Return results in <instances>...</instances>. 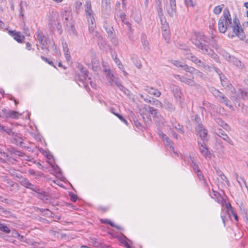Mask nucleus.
Segmentation results:
<instances>
[{"label":"nucleus","mask_w":248,"mask_h":248,"mask_svg":"<svg viewBox=\"0 0 248 248\" xmlns=\"http://www.w3.org/2000/svg\"><path fill=\"white\" fill-rule=\"evenodd\" d=\"M230 11L228 8L224 9L222 16L220 17L218 22V28L220 33H224L233 24Z\"/></svg>","instance_id":"obj_1"},{"label":"nucleus","mask_w":248,"mask_h":248,"mask_svg":"<svg viewBox=\"0 0 248 248\" xmlns=\"http://www.w3.org/2000/svg\"><path fill=\"white\" fill-rule=\"evenodd\" d=\"M26 187L35 192V193L33 194V196L43 201L44 202L48 203L49 202L50 196L48 192L43 189H40L38 186L32 184L30 182Z\"/></svg>","instance_id":"obj_2"},{"label":"nucleus","mask_w":248,"mask_h":248,"mask_svg":"<svg viewBox=\"0 0 248 248\" xmlns=\"http://www.w3.org/2000/svg\"><path fill=\"white\" fill-rule=\"evenodd\" d=\"M26 187L35 192V193L33 194V196L43 201L44 202L48 203L49 202L50 196L48 192L43 189H40L38 186L32 184L30 182Z\"/></svg>","instance_id":"obj_3"},{"label":"nucleus","mask_w":248,"mask_h":248,"mask_svg":"<svg viewBox=\"0 0 248 248\" xmlns=\"http://www.w3.org/2000/svg\"><path fill=\"white\" fill-rule=\"evenodd\" d=\"M195 39L198 40L202 44H209L211 45L217 51L219 50V46L217 45L215 38L212 36L207 37L202 33H196L192 39L193 44Z\"/></svg>","instance_id":"obj_4"},{"label":"nucleus","mask_w":248,"mask_h":248,"mask_svg":"<svg viewBox=\"0 0 248 248\" xmlns=\"http://www.w3.org/2000/svg\"><path fill=\"white\" fill-rule=\"evenodd\" d=\"M193 44L196 46L201 50V52L203 54H207L216 62H219V57L215 52L209 48V46L207 44H202L198 40L195 39Z\"/></svg>","instance_id":"obj_5"},{"label":"nucleus","mask_w":248,"mask_h":248,"mask_svg":"<svg viewBox=\"0 0 248 248\" xmlns=\"http://www.w3.org/2000/svg\"><path fill=\"white\" fill-rule=\"evenodd\" d=\"M232 32L231 36V38H233L235 36H237L240 39L244 40L246 38V35L244 32V30L242 28L239 19L235 16V17L233 19V24L232 27Z\"/></svg>","instance_id":"obj_6"},{"label":"nucleus","mask_w":248,"mask_h":248,"mask_svg":"<svg viewBox=\"0 0 248 248\" xmlns=\"http://www.w3.org/2000/svg\"><path fill=\"white\" fill-rule=\"evenodd\" d=\"M36 39L41 45V48L44 50L46 54L49 52L50 45L51 42L49 38L44 34V33L38 31L36 33Z\"/></svg>","instance_id":"obj_7"},{"label":"nucleus","mask_w":248,"mask_h":248,"mask_svg":"<svg viewBox=\"0 0 248 248\" xmlns=\"http://www.w3.org/2000/svg\"><path fill=\"white\" fill-rule=\"evenodd\" d=\"M213 95L221 103H224L226 106L229 107L230 108H232V106L230 105L229 100L226 97L224 94L219 92L218 90L215 88H212L211 90Z\"/></svg>","instance_id":"obj_8"},{"label":"nucleus","mask_w":248,"mask_h":248,"mask_svg":"<svg viewBox=\"0 0 248 248\" xmlns=\"http://www.w3.org/2000/svg\"><path fill=\"white\" fill-rule=\"evenodd\" d=\"M141 115L142 117V119L144 121L145 125L141 124V123L139 121L138 119L136 117H133V120L135 126L139 129L140 130H143V129H146V128H147V126L150 125L152 124V121L151 118L150 117L151 115H149V117H147V118H145L143 114L142 115L141 114Z\"/></svg>","instance_id":"obj_9"},{"label":"nucleus","mask_w":248,"mask_h":248,"mask_svg":"<svg viewBox=\"0 0 248 248\" xmlns=\"http://www.w3.org/2000/svg\"><path fill=\"white\" fill-rule=\"evenodd\" d=\"M143 109L147 112L150 113L151 115L156 120V121H161L163 120V117L160 114L159 110L151 107L149 105H145L144 106Z\"/></svg>","instance_id":"obj_10"},{"label":"nucleus","mask_w":248,"mask_h":248,"mask_svg":"<svg viewBox=\"0 0 248 248\" xmlns=\"http://www.w3.org/2000/svg\"><path fill=\"white\" fill-rule=\"evenodd\" d=\"M2 116L1 115V117L5 118V119H17L22 114L16 111L6 108L2 109Z\"/></svg>","instance_id":"obj_11"},{"label":"nucleus","mask_w":248,"mask_h":248,"mask_svg":"<svg viewBox=\"0 0 248 248\" xmlns=\"http://www.w3.org/2000/svg\"><path fill=\"white\" fill-rule=\"evenodd\" d=\"M2 186L9 187V190L11 191H13L15 189L14 182L4 174L1 175V188H2Z\"/></svg>","instance_id":"obj_12"},{"label":"nucleus","mask_w":248,"mask_h":248,"mask_svg":"<svg viewBox=\"0 0 248 248\" xmlns=\"http://www.w3.org/2000/svg\"><path fill=\"white\" fill-rule=\"evenodd\" d=\"M219 78L222 86L225 89L230 91L232 93L235 92V90L230 80L224 76L219 75Z\"/></svg>","instance_id":"obj_13"},{"label":"nucleus","mask_w":248,"mask_h":248,"mask_svg":"<svg viewBox=\"0 0 248 248\" xmlns=\"http://www.w3.org/2000/svg\"><path fill=\"white\" fill-rule=\"evenodd\" d=\"M166 10L170 17H173L176 13V4L175 0H169V3L166 5Z\"/></svg>","instance_id":"obj_14"},{"label":"nucleus","mask_w":248,"mask_h":248,"mask_svg":"<svg viewBox=\"0 0 248 248\" xmlns=\"http://www.w3.org/2000/svg\"><path fill=\"white\" fill-rule=\"evenodd\" d=\"M196 134L199 136L202 140L204 141L207 135V130L202 124H199L195 127Z\"/></svg>","instance_id":"obj_15"},{"label":"nucleus","mask_w":248,"mask_h":248,"mask_svg":"<svg viewBox=\"0 0 248 248\" xmlns=\"http://www.w3.org/2000/svg\"><path fill=\"white\" fill-rule=\"evenodd\" d=\"M8 33L18 43H22L25 39V36L20 31H9Z\"/></svg>","instance_id":"obj_16"},{"label":"nucleus","mask_w":248,"mask_h":248,"mask_svg":"<svg viewBox=\"0 0 248 248\" xmlns=\"http://www.w3.org/2000/svg\"><path fill=\"white\" fill-rule=\"evenodd\" d=\"M216 134L223 140L227 142L230 144L232 145L233 144L232 140L229 137L227 134L221 129L218 128L216 131Z\"/></svg>","instance_id":"obj_17"},{"label":"nucleus","mask_w":248,"mask_h":248,"mask_svg":"<svg viewBox=\"0 0 248 248\" xmlns=\"http://www.w3.org/2000/svg\"><path fill=\"white\" fill-rule=\"evenodd\" d=\"M105 72H106L107 77L109 80V82L110 86H112L113 83L116 84V83L119 81V79L117 78L116 75L112 73L110 70H106Z\"/></svg>","instance_id":"obj_18"},{"label":"nucleus","mask_w":248,"mask_h":248,"mask_svg":"<svg viewBox=\"0 0 248 248\" xmlns=\"http://www.w3.org/2000/svg\"><path fill=\"white\" fill-rule=\"evenodd\" d=\"M169 88L176 99L177 100L181 98L182 93L178 86L171 84L170 85Z\"/></svg>","instance_id":"obj_19"},{"label":"nucleus","mask_w":248,"mask_h":248,"mask_svg":"<svg viewBox=\"0 0 248 248\" xmlns=\"http://www.w3.org/2000/svg\"><path fill=\"white\" fill-rule=\"evenodd\" d=\"M87 18L89 23V31L90 32L93 33L94 32V29L96 28L94 15L87 17Z\"/></svg>","instance_id":"obj_20"},{"label":"nucleus","mask_w":248,"mask_h":248,"mask_svg":"<svg viewBox=\"0 0 248 248\" xmlns=\"http://www.w3.org/2000/svg\"><path fill=\"white\" fill-rule=\"evenodd\" d=\"M13 137L12 142L18 146H22L24 143L21 135L16 132Z\"/></svg>","instance_id":"obj_21"},{"label":"nucleus","mask_w":248,"mask_h":248,"mask_svg":"<svg viewBox=\"0 0 248 248\" xmlns=\"http://www.w3.org/2000/svg\"><path fill=\"white\" fill-rule=\"evenodd\" d=\"M84 7L86 17L94 15L92 9V3L90 0H88L86 1Z\"/></svg>","instance_id":"obj_22"},{"label":"nucleus","mask_w":248,"mask_h":248,"mask_svg":"<svg viewBox=\"0 0 248 248\" xmlns=\"http://www.w3.org/2000/svg\"><path fill=\"white\" fill-rule=\"evenodd\" d=\"M198 144L201 153L205 157L208 156L209 155V152L204 141H203L202 143L198 142Z\"/></svg>","instance_id":"obj_23"},{"label":"nucleus","mask_w":248,"mask_h":248,"mask_svg":"<svg viewBox=\"0 0 248 248\" xmlns=\"http://www.w3.org/2000/svg\"><path fill=\"white\" fill-rule=\"evenodd\" d=\"M228 62L239 68L243 69L245 68L244 64L240 60H238L237 58L233 56L231 57V58L230 59Z\"/></svg>","instance_id":"obj_24"},{"label":"nucleus","mask_w":248,"mask_h":248,"mask_svg":"<svg viewBox=\"0 0 248 248\" xmlns=\"http://www.w3.org/2000/svg\"><path fill=\"white\" fill-rule=\"evenodd\" d=\"M144 99L147 103H150L152 105L156 106L157 107L160 106L163 107L162 103L156 99L149 97V98H146Z\"/></svg>","instance_id":"obj_25"},{"label":"nucleus","mask_w":248,"mask_h":248,"mask_svg":"<svg viewBox=\"0 0 248 248\" xmlns=\"http://www.w3.org/2000/svg\"><path fill=\"white\" fill-rule=\"evenodd\" d=\"M182 68L186 72H188L191 74H197L198 73H201V72L198 70L196 69L193 67L189 66L188 65L185 64H184Z\"/></svg>","instance_id":"obj_26"},{"label":"nucleus","mask_w":248,"mask_h":248,"mask_svg":"<svg viewBox=\"0 0 248 248\" xmlns=\"http://www.w3.org/2000/svg\"><path fill=\"white\" fill-rule=\"evenodd\" d=\"M101 222L106 224H109L110 226L115 228L118 230L124 231V229L121 226L115 224L112 221L108 219H102Z\"/></svg>","instance_id":"obj_27"},{"label":"nucleus","mask_w":248,"mask_h":248,"mask_svg":"<svg viewBox=\"0 0 248 248\" xmlns=\"http://www.w3.org/2000/svg\"><path fill=\"white\" fill-rule=\"evenodd\" d=\"M145 90L150 94H152L156 97H159L161 94L160 91L153 87H147Z\"/></svg>","instance_id":"obj_28"},{"label":"nucleus","mask_w":248,"mask_h":248,"mask_svg":"<svg viewBox=\"0 0 248 248\" xmlns=\"http://www.w3.org/2000/svg\"><path fill=\"white\" fill-rule=\"evenodd\" d=\"M13 127H8L7 126L1 125V132H4L8 135L13 136L16 132L14 131Z\"/></svg>","instance_id":"obj_29"},{"label":"nucleus","mask_w":248,"mask_h":248,"mask_svg":"<svg viewBox=\"0 0 248 248\" xmlns=\"http://www.w3.org/2000/svg\"><path fill=\"white\" fill-rule=\"evenodd\" d=\"M163 107L170 112L174 111L175 108L174 106L170 102L165 100L164 102Z\"/></svg>","instance_id":"obj_30"},{"label":"nucleus","mask_w":248,"mask_h":248,"mask_svg":"<svg viewBox=\"0 0 248 248\" xmlns=\"http://www.w3.org/2000/svg\"><path fill=\"white\" fill-rule=\"evenodd\" d=\"M159 135L162 140L166 141L167 145L170 146V147H172V141L166 134L161 133Z\"/></svg>","instance_id":"obj_31"},{"label":"nucleus","mask_w":248,"mask_h":248,"mask_svg":"<svg viewBox=\"0 0 248 248\" xmlns=\"http://www.w3.org/2000/svg\"><path fill=\"white\" fill-rule=\"evenodd\" d=\"M78 69L82 73L84 79H86L88 76V71L84 67L83 65L79 63L78 66Z\"/></svg>","instance_id":"obj_32"},{"label":"nucleus","mask_w":248,"mask_h":248,"mask_svg":"<svg viewBox=\"0 0 248 248\" xmlns=\"http://www.w3.org/2000/svg\"><path fill=\"white\" fill-rule=\"evenodd\" d=\"M104 28L108 33V37L114 36V35L115 34L114 29L112 27L104 26Z\"/></svg>","instance_id":"obj_33"},{"label":"nucleus","mask_w":248,"mask_h":248,"mask_svg":"<svg viewBox=\"0 0 248 248\" xmlns=\"http://www.w3.org/2000/svg\"><path fill=\"white\" fill-rule=\"evenodd\" d=\"M179 77V79L182 82H184L189 85H192L194 84V81L190 78H188L183 77H180L179 75H177Z\"/></svg>","instance_id":"obj_34"},{"label":"nucleus","mask_w":248,"mask_h":248,"mask_svg":"<svg viewBox=\"0 0 248 248\" xmlns=\"http://www.w3.org/2000/svg\"><path fill=\"white\" fill-rule=\"evenodd\" d=\"M35 211L41 213L43 215L49 216V213L52 215L53 213L48 209H43L39 207H35Z\"/></svg>","instance_id":"obj_35"},{"label":"nucleus","mask_w":248,"mask_h":248,"mask_svg":"<svg viewBox=\"0 0 248 248\" xmlns=\"http://www.w3.org/2000/svg\"><path fill=\"white\" fill-rule=\"evenodd\" d=\"M216 173L217 176H218L222 180L225 181L228 185L229 184V181L228 178L219 169L216 170Z\"/></svg>","instance_id":"obj_36"},{"label":"nucleus","mask_w":248,"mask_h":248,"mask_svg":"<svg viewBox=\"0 0 248 248\" xmlns=\"http://www.w3.org/2000/svg\"><path fill=\"white\" fill-rule=\"evenodd\" d=\"M145 35H141V42L142 44V45L144 47V49L148 51L149 50V43L145 39Z\"/></svg>","instance_id":"obj_37"},{"label":"nucleus","mask_w":248,"mask_h":248,"mask_svg":"<svg viewBox=\"0 0 248 248\" xmlns=\"http://www.w3.org/2000/svg\"><path fill=\"white\" fill-rule=\"evenodd\" d=\"M12 213L7 209H5L4 207H2L1 206V216H3L6 217H9L11 216Z\"/></svg>","instance_id":"obj_38"},{"label":"nucleus","mask_w":248,"mask_h":248,"mask_svg":"<svg viewBox=\"0 0 248 248\" xmlns=\"http://www.w3.org/2000/svg\"><path fill=\"white\" fill-rule=\"evenodd\" d=\"M218 52L227 61H229L232 55H230L227 51L224 50H220Z\"/></svg>","instance_id":"obj_39"},{"label":"nucleus","mask_w":248,"mask_h":248,"mask_svg":"<svg viewBox=\"0 0 248 248\" xmlns=\"http://www.w3.org/2000/svg\"><path fill=\"white\" fill-rule=\"evenodd\" d=\"M1 232L5 233H10L11 230L6 224L1 223Z\"/></svg>","instance_id":"obj_40"},{"label":"nucleus","mask_w":248,"mask_h":248,"mask_svg":"<svg viewBox=\"0 0 248 248\" xmlns=\"http://www.w3.org/2000/svg\"><path fill=\"white\" fill-rule=\"evenodd\" d=\"M190 61H191L192 62H194L196 64H198L199 65H201L202 63V62L201 60L198 59L197 57L194 55H191L190 57L188 58Z\"/></svg>","instance_id":"obj_41"},{"label":"nucleus","mask_w":248,"mask_h":248,"mask_svg":"<svg viewBox=\"0 0 248 248\" xmlns=\"http://www.w3.org/2000/svg\"><path fill=\"white\" fill-rule=\"evenodd\" d=\"M121 18L123 23L126 24L128 28L129 31H131V24L129 23L128 21L126 20L125 18V15L124 14H122L121 15Z\"/></svg>","instance_id":"obj_42"},{"label":"nucleus","mask_w":248,"mask_h":248,"mask_svg":"<svg viewBox=\"0 0 248 248\" xmlns=\"http://www.w3.org/2000/svg\"><path fill=\"white\" fill-rule=\"evenodd\" d=\"M248 96V93L244 90L239 89L238 90V97H241L243 98H245L246 97H247Z\"/></svg>","instance_id":"obj_43"},{"label":"nucleus","mask_w":248,"mask_h":248,"mask_svg":"<svg viewBox=\"0 0 248 248\" xmlns=\"http://www.w3.org/2000/svg\"><path fill=\"white\" fill-rule=\"evenodd\" d=\"M52 49V50L54 51V54L55 55H57L59 53V50L58 48L57 47V46L53 42H52L50 45L49 49Z\"/></svg>","instance_id":"obj_44"},{"label":"nucleus","mask_w":248,"mask_h":248,"mask_svg":"<svg viewBox=\"0 0 248 248\" xmlns=\"http://www.w3.org/2000/svg\"><path fill=\"white\" fill-rule=\"evenodd\" d=\"M195 172L196 173L199 180L202 181L203 182L204 184L205 185L206 184V180L204 179V176H203L202 171H201V170L197 171Z\"/></svg>","instance_id":"obj_45"},{"label":"nucleus","mask_w":248,"mask_h":248,"mask_svg":"<svg viewBox=\"0 0 248 248\" xmlns=\"http://www.w3.org/2000/svg\"><path fill=\"white\" fill-rule=\"evenodd\" d=\"M217 123L225 129H227L229 127L228 125L221 119H217Z\"/></svg>","instance_id":"obj_46"},{"label":"nucleus","mask_w":248,"mask_h":248,"mask_svg":"<svg viewBox=\"0 0 248 248\" xmlns=\"http://www.w3.org/2000/svg\"><path fill=\"white\" fill-rule=\"evenodd\" d=\"M157 12L159 17L161 20V22H162V18L163 17V9L161 6V3H160L159 7L157 8Z\"/></svg>","instance_id":"obj_47"},{"label":"nucleus","mask_w":248,"mask_h":248,"mask_svg":"<svg viewBox=\"0 0 248 248\" xmlns=\"http://www.w3.org/2000/svg\"><path fill=\"white\" fill-rule=\"evenodd\" d=\"M224 5L222 4L221 6L218 5L217 6H216L214 9V13L216 15H218L220 14L222 10V6H223Z\"/></svg>","instance_id":"obj_48"},{"label":"nucleus","mask_w":248,"mask_h":248,"mask_svg":"<svg viewBox=\"0 0 248 248\" xmlns=\"http://www.w3.org/2000/svg\"><path fill=\"white\" fill-rule=\"evenodd\" d=\"M171 63L177 67H183V65L185 63L178 61L172 60Z\"/></svg>","instance_id":"obj_49"},{"label":"nucleus","mask_w":248,"mask_h":248,"mask_svg":"<svg viewBox=\"0 0 248 248\" xmlns=\"http://www.w3.org/2000/svg\"><path fill=\"white\" fill-rule=\"evenodd\" d=\"M41 58L42 60H43L44 61H45V62H46V63H47L48 64H49V65L53 66L55 68H56L55 65H54L53 64V62L49 60H48L47 58L44 57V56H41Z\"/></svg>","instance_id":"obj_50"},{"label":"nucleus","mask_w":248,"mask_h":248,"mask_svg":"<svg viewBox=\"0 0 248 248\" xmlns=\"http://www.w3.org/2000/svg\"><path fill=\"white\" fill-rule=\"evenodd\" d=\"M69 196L70 197V200L73 202H76L78 199L77 195L75 194L72 192H70L69 193Z\"/></svg>","instance_id":"obj_51"},{"label":"nucleus","mask_w":248,"mask_h":248,"mask_svg":"<svg viewBox=\"0 0 248 248\" xmlns=\"http://www.w3.org/2000/svg\"><path fill=\"white\" fill-rule=\"evenodd\" d=\"M118 87V88L122 92H123L124 93H126V91H127V90L126 89V88L123 86L120 81H118L117 83H116V84H115Z\"/></svg>","instance_id":"obj_52"},{"label":"nucleus","mask_w":248,"mask_h":248,"mask_svg":"<svg viewBox=\"0 0 248 248\" xmlns=\"http://www.w3.org/2000/svg\"><path fill=\"white\" fill-rule=\"evenodd\" d=\"M20 184L23 186L24 187H26L28 184L30 183V181L28 180V179L26 178H22V180H21L19 181Z\"/></svg>","instance_id":"obj_53"},{"label":"nucleus","mask_w":248,"mask_h":248,"mask_svg":"<svg viewBox=\"0 0 248 248\" xmlns=\"http://www.w3.org/2000/svg\"><path fill=\"white\" fill-rule=\"evenodd\" d=\"M110 41L111 43L115 46H117L118 44V40L117 39V37H116V34L114 35V36L109 37Z\"/></svg>","instance_id":"obj_54"},{"label":"nucleus","mask_w":248,"mask_h":248,"mask_svg":"<svg viewBox=\"0 0 248 248\" xmlns=\"http://www.w3.org/2000/svg\"><path fill=\"white\" fill-rule=\"evenodd\" d=\"M22 30L23 31L24 33L27 36H30V31L28 27L26 26L25 24H24Z\"/></svg>","instance_id":"obj_55"},{"label":"nucleus","mask_w":248,"mask_h":248,"mask_svg":"<svg viewBox=\"0 0 248 248\" xmlns=\"http://www.w3.org/2000/svg\"><path fill=\"white\" fill-rule=\"evenodd\" d=\"M225 208L227 209V214H228L229 216H230V211L232 210L233 209V207L232 206L231 203L229 202L225 204Z\"/></svg>","instance_id":"obj_56"},{"label":"nucleus","mask_w":248,"mask_h":248,"mask_svg":"<svg viewBox=\"0 0 248 248\" xmlns=\"http://www.w3.org/2000/svg\"><path fill=\"white\" fill-rule=\"evenodd\" d=\"M185 2L187 6L193 7L195 5L193 0H185Z\"/></svg>","instance_id":"obj_57"},{"label":"nucleus","mask_w":248,"mask_h":248,"mask_svg":"<svg viewBox=\"0 0 248 248\" xmlns=\"http://www.w3.org/2000/svg\"><path fill=\"white\" fill-rule=\"evenodd\" d=\"M91 63L93 66V69H94V68H97L99 63L98 61L96 60L95 59H93L92 60Z\"/></svg>","instance_id":"obj_58"},{"label":"nucleus","mask_w":248,"mask_h":248,"mask_svg":"<svg viewBox=\"0 0 248 248\" xmlns=\"http://www.w3.org/2000/svg\"><path fill=\"white\" fill-rule=\"evenodd\" d=\"M70 30L71 32L76 36H78V32L74 27V25H71L70 26Z\"/></svg>","instance_id":"obj_59"},{"label":"nucleus","mask_w":248,"mask_h":248,"mask_svg":"<svg viewBox=\"0 0 248 248\" xmlns=\"http://www.w3.org/2000/svg\"><path fill=\"white\" fill-rule=\"evenodd\" d=\"M230 215H232L233 216L234 219L235 220L238 221V217L236 213L234 212L233 210V209L230 211Z\"/></svg>","instance_id":"obj_60"},{"label":"nucleus","mask_w":248,"mask_h":248,"mask_svg":"<svg viewBox=\"0 0 248 248\" xmlns=\"http://www.w3.org/2000/svg\"><path fill=\"white\" fill-rule=\"evenodd\" d=\"M221 218L222 220V222L224 224V226H226V214L225 212H223L221 215Z\"/></svg>","instance_id":"obj_61"},{"label":"nucleus","mask_w":248,"mask_h":248,"mask_svg":"<svg viewBox=\"0 0 248 248\" xmlns=\"http://www.w3.org/2000/svg\"><path fill=\"white\" fill-rule=\"evenodd\" d=\"M109 111H110V112H111L112 114H113L114 115H115L117 117L119 114V113L118 112H117L116 109L113 107L110 108Z\"/></svg>","instance_id":"obj_62"},{"label":"nucleus","mask_w":248,"mask_h":248,"mask_svg":"<svg viewBox=\"0 0 248 248\" xmlns=\"http://www.w3.org/2000/svg\"><path fill=\"white\" fill-rule=\"evenodd\" d=\"M52 168L55 170V172L57 173H60L61 171V169L57 165H52Z\"/></svg>","instance_id":"obj_63"},{"label":"nucleus","mask_w":248,"mask_h":248,"mask_svg":"<svg viewBox=\"0 0 248 248\" xmlns=\"http://www.w3.org/2000/svg\"><path fill=\"white\" fill-rule=\"evenodd\" d=\"M117 117L123 123H124L126 125L128 124L127 121L126 120V119L121 114H119L117 116Z\"/></svg>","instance_id":"obj_64"}]
</instances>
